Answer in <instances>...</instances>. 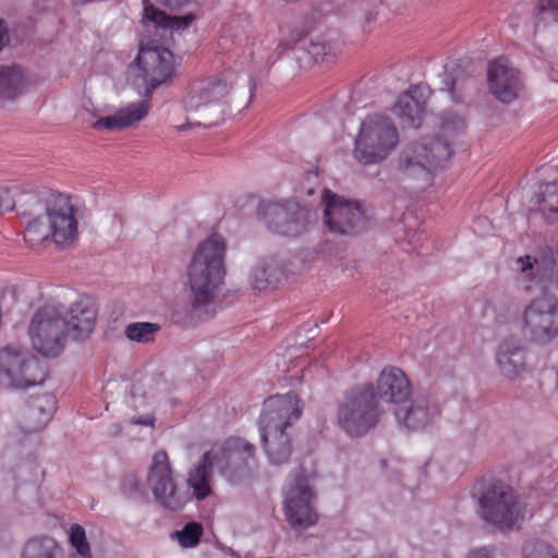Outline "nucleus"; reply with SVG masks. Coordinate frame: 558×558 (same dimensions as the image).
I'll list each match as a JSON object with an SVG mask.
<instances>
[{"label": "nucleus", "instance_id": "obj_1", "mask_svg": "<svg viewBox=\"0 0 558 558\" xmlns=\"http://www.w3.org/2000/svg\"><path fill=\"white\" fill-rule=\"evenodd\" d=\"M464 126L461 117L447 113L438 136H426L407 144L396 160L399 179L416 184L429 183L438 171L448 166L454 138L463 133Z\"/></svg>", "mask_w": 558, "mask_h": 558}, {"label": "nucleus", "instance_id": "obj_2", "mask_svg": "<svg viewBox=\"0 0 558 558\" xmlns=\"http://www.w3.org/2000/svg\"><path fill=\"white\" fill-rule=\"evenodd\" d=\"M301 414L300 399L293 392L276 395L264 402L258 428L263 448L271 464L281 465L290 460L293 446L287 429Z\"/></svg>", "mask_w": 558, "mask_h": 558}, {"label": "nucleus", "instance_id": "obj_3", "mask_svg": "<svg viewBox=\"0 0 558 558\" xmlns=\"http://www.w3.org/2000/svg\"><path fill=\"white\" fill-rule=\"evenodd\" d=\"M225 255V239L217 233L198 244L187 268L194 308L207 305L216 298L226 275Z\"/></svg>", "mask_w": 558, "mask_h": 558}, {"label": "nucleus", "instance_id": "obj_4", "mask_svg": "<svg viewBox=\"0 0 558 558\" xmlns=\"http://www.w3.org/2000/svg\"><path fill=\"white\" fill-rule=\"evenodd\" d=\"M385 414V409L376 399L372 383L350 391L339 404L337 424L350 437H361L373 429Z\"/></svg>", "mask_w": 558, "mask_h": 558}, {"label": "nucleus", "instance_id": "obj_5", "mask_svg": "<svg viewBox=\"0 0 558 558\" xmlns=\"http://www.w3.org/2000/svg\"><path fill=\"white\" fill-rule=\"evenodd\" d=\"M399 143V133L392 121L380 114L367 116L355 137L353 156L363 166L380 163Z\"/></svg>", "mask_w": 558, "mask_h": 558}, {"label": "nucleus", "instance_id": "obj_6", "mask_svg": "<svg viewBox=\"0 0 558 558\" xmlns=\"http://www.w3.org/2000/svg\"><path fill=\"white\" fill-rule=\"evenodd\" d=\"M480 515L499 529H513L523 522L525 505L511 486L497 482L480 498Z\"/></svg>", "mask_w": 558, "mask_h": 558}, {"label": "nucleus", "instance_id": "obj_7", "mask_svg": "<svg viewBox=\"0 0 558 558\" xmlns=\"http://www.w3.org/2000/svg\"><path fill=\"white\" fill-rule=\"evenodd\" d=\"M146 487L155 502L169 511L181 510L190 499L189 493L179 485L165 451H157L147 469Z\"/></svg>", "mask_w": 558, "mask_h": 558}, {"label": "nucleus", "instance_id": "obj_8", "mask_svg": "<svg viewBox=\"0 0 558 558\" xmlns=\"http://www.w3.org/2000/svg\"><path fill=\"white\" fill-rule=\"evenodd\" d=\"M324 205V225L329 232L351 236L364 231L369 217L364 206L353 199L339 196L329 190L322 195Z\"/></svg>", "mask_w": 558, "mask_h": 558}, {"label": "nucleus", "instance_id": "obj_9", "mask_svg": "<svg viewBox=\"0 0 558 558\" xmlns=\"http://www.w3.org/2000/svg\"><path fill=\"white\" fill-rule=\"evenodd\" d=\"M28 335L33 348L44 356L54 357L64 349L65 319L56 306L40 307L33 316Z\"/></svg>", "mask_w": 558, "mask_h": 558}, {"label": "nucleus", "instance_id": "obj_10", "mask_svg": "<svg viewBox=\"0 0 558 558\" xmlns=\"http://www.w3.org/2000/svg\"><path fill=\"white\" fill-rule=\"evenodd\" d=\"M524 337L538 344H547L558 337V298L536 296L524 307L521 318Z\"/></svg>", "mask_w": 558, "mask_h": 558}, {"label": "nucleus", "instance_id": "obj_11", "mask_svg": "<svg viewBox=\"0 0 558 558\" xmlns=\"http://www.w3.org/2000/svg\"><path fill=\"white\" fill-rule=\"evenodd\" d=\"M255 451V446L246 439L230 437L220 448L209 452L219 473L228 482L236 484L250 477L256 469Z\"/></svg>", "mask_w": 558, "mask_h": 558}, {"label": "nucleus", "instance_id": "obj_12", "mask_svg": "<svg viewBox=\"0 0 558 558\" xmlns=\"http://www.w3.org/2000/svg\"><path fill=\"white\" fill-rule=\"evenodd\" d=\"M229 86L225 80L210 81L198 92L192 94L186 102L185 108L189 113H194L195 121L187 117V123L178 126L179 131H184L191 125L211 126L222 118Z\"/></svg>", "mask_w": 558, "mask_h": 558}, {"label": "nucleus", "instance_id": "obj_13", "mask_svg": "<svg viewBox=\"0 0 558 558\" xmlns=\"http://www.w3.org/2000/svg\"><path fill=\"white\" fill-rule=\"evenodd\" d=\"M283 511L293 529H307L317 522L315 493L308 476L296 472L283 489Z\"/></svg>", "mask_w": 558, "mask_h": 558}, {"label": "nucleus", "instance_id": "obj_14", "mask_svg": "<svg viewBox=\"0 0 558 558\" xmlns=\"http://www.w3.org/2000/svg\"><path fill=\"white\" fill-rule=\"evenodd\" d=\"M34 210L31 214L46 211L52 242L61 247L72 245L78 235L75 209L69 196L63 194L52 195L44 205L38 199H32Z\"/></svg>", "mask_w": 558, "mask_h": 558}, {"label": "nucleus", "instance_id": "obj_15", "mask_svg": "<svg viewBox=\"0 0 558 558\" xmlns=\"http://www.w3.org/2000/svg\"><path fill=\"white\" fill-rule=\"evenodd\" d=\"M315 214L294 201L268 203L263 207V220L274 233L298 236L307 231Z\"/></svg>", "mask_w": 558, "mask_h": 558}, {"label": "nucleus", "instance_id": "obj_16", "mask_svg": "<svg viewBox=\"0 0 558 558\" xmlns=\"http://www.w3.org/2000/svg\"><path fill=\"white\" fill-rule=\"evenodd\" d=\"M46 373L34 359H27L20 350L5 348L0 351V384L13 388H29L40 385Z\"/></svg>", "mask_w": 558, "mask_h": 558}, {"label": "nucleus", "instance_id": "obj_17", "mask_svg": "<svg viewBox=\"0 0 558 558\" xmlns=\"http://www.w3.org/2000/svg\"><path fill=\"white\" fill-rule=\"evenodd\" d=\"M517 280L525 292H550L558 289V274L545 256L525 255L514 260Z\"/></svg>", "mask_w": 558, "mask_h": 558}, {"label": "nucleus", "instance_id": "obj_18", "mask_svg": "<svg viewBox=\"0 0 558 558\" xmlns=\"http://www.w3.org/2000/svg\"><path fill=\"white\" fill-rule=\"evenodd\" d=\"M135 61L147 94L151 93L159 84L165 83L174 72L173 54L163 47H142Z\"/></svg>", "mask_w": 558, "mask_h": 558}, {"label": "nucleus", "instance_id": "obj_19", "mask_svg": "<svg viewBox=\"0 0 558 558\" xmlns=\"http://www.w3.org/2000/svg\"><path fill=\"white\" fill-rule=\"evenodd\" d=\"M440 411L428 396L417 393L395 408V416L400 425L409 430H420L433 424Z\"/></svg>", "mask_w": 558, "mask_h": 558}, {"label": "nucleus", "instance_id": "obj_20", "mask_svg": "<svg viewBox=\"0 0 558 558\" xmlns=\"http://www.w3.org/2000/svg\"><path fill=\"white\" fill-rule=\"evenodd\" d=\"M487 81L492 94L506 104L517 99L522 88L519 72L506 59H499L489 64Z\"/></svg>", "mask_w": 558, "mask_h": 558}, {"label": "nucleus", "instance_id": "obj_21", "mask_svg": "<svg viewBox=\"0 0 558 558\" xmlns=\"http://www.w3.org/2000/svg\"><path fill=\"white\" fill-rule=\"evenodd\" d=\"M374 390L377 400L393 403L398 408L410 397L411 385L400 368L387 366L378 375Z\"/></svg>", "mask_w": 558, "mask_h": 558}, {"label": "nucleus", "instance_id": "obj_22", "mask_svg": "<svg viewBox=\"0 0 558 558\" xmlns=\"http://www.w3.org/2000/svg\"><path fill=\"white\" fill-rule=\"evenodd\" d=\"M496 362L499 372L509 380L519 379L526 371V348L514 336L506 338L498 347Z\"/></svg>", "mask_w": 558, "mask_h": 558}, {"label": "nucleus", "instance_id": "obj_23", "mask_svg": "<svg viewBox=\"0 0 558 558\" xmlns=\"http://www.w3.org/2000/svg\"><path fill=\"white\" fill-rule=\"evenodd\" d=\"M97 317L93 302L87 298H80L68 312L65 330L74 340L87 338L94 329Z\"/></svg>", "mask_w": 558, "mask_h": 558}, {"label": "nucleus", "instance_id": "obj_24", "mask_svg": "<svg viewBox=\"0 0 558 558\" xmlns=\"http://www.w3.org/2000/svg\"><path fill=\"white\" fill-rule=\"evenodd\" d=\"M425 104L424 88L412 86L399 96L393 111L404 126L417 129L422 123Z\"/></svg>", "mask_w": 558, "mask_h": 558}, {"label": "nucleus", "instance_id": "obj_25", "mask_svg": "<svg viewBox=\"0 0 558 558\" xmlns=\"http://www.w3.org/2000/svg\"><path fill=\"white\" fill-rule=\"evenodd\" d=\"M147 112V101L133 102L112 116L98 119L93 123V128L95 130H121L141 121L146 117Z\"/></svg>", "mask_w": 558, "mask_h": 558}, {"label": "nucleus", "instance_id": "obj_26", "mask_svg": "<svg viewBox=\"0 0 558 558\" xmlns=\"http://www.w3.org/2000/svg\"><path fill=\"white\" fill-rule=\"evenodd\" d=\"M56 398L50 393L34 398L24 411L25 429L27 432L41 430L56 411Z\"/></svg>", "mask_w": 558, "mask_h": 558}, {"label": "nucleus", "instance_id": "obj_27", "mask_svg": "<svg viewBox=\"0 0 558 558\" xmlns=\"http://www.w3.org/2000/svg\"><path fill=\"white\" fill-rule=\"evenodd\" d=\"M283 277L281 263L274 256L258 259L250 274V283L255 290L276 286Z\"/></svg>", "mask_w": 558, "mask_h": 558}, {"label": "nucleus", "instance_id": "obj_28", "mask_svg": "<svg viewBox=\"0 0 558 558\" xmlns=\"http://www.w3.org/2000/svg\"><path fill=\"white\" fill-rule=\"evenodd\" d=\"M211 452H205L202 460L189 472L187 484L193 489L196 499L203 500L211 494V473L216 466L211 460Z\"/></svg>", "mask_w": 558, "mask_h": 558}, {"label": "nucleus", "instance_id": "obj_29", "mask_svg": "<svg viewBox=\"0 0 558 558\" xmlns=\"http://www.w3.org/2000/svg\"><path fill=\"white\" fill-rule=\"evenodd\" d=\"M27 84V76L21 66L0 68V99H14L24 92Z\"/></svg>", "mask_w": 558, "mask_h": 558}, {"label": "nucleus", "instance_id": "obj_30", "mask_svg": "<svg viewBox=\"0 0 558 558\" xmlns=\"http://www.w3.org/2000/svg\"><path fill=\"white\" fill-rule=\"evenodd\" d=\"M144 21L153 23L156 28L183 31L194 21L192 14L182 17L171 16L150 3L144 4Z\"/></svg>", "mask_w": 558, "mask_h": 558}, {"label": "nucleus", "instance_id": "obj_31", "mask_svg": "<svg viewBox=\"0 0 558 558\" xmlns=\"http://www.w3.org/2000/svg\"><path fill=\"white\" fill-rule=\"evenodd\" d=\"M21 558H64V554L52 537L37 536L25 543Z\"/></svg>", "mask_w": 558, "mask_h": 558}, {"label": "nucleus", "instance_id": "obj_32", "mask_svg": "<svg viewBox=\"0 0 558 558\" xmlns=\"http://www.w3.org/2000/svg\"><path fill=\"white\" fill-rule=\"evenodd\" d=\"M294 53L299 51H306L308 60L318 61L324 57L330 54L333 50L331 43L326 40L324 36H316L315 38H301L293 47ZM300 62H307L303 57L295 54Z\"/></svg>", "mask_w": 558, "mask_h": 558}, {"label": "nucleus", "instance_id": "obj_33", "mask_svg": "<svg viewBox=\"0 0 558 558\" xmlns=\"http://www.w3.org/2000/svg\"><path fill=\"white\" fill-rule=\"evenodd\" d=\"M24 239L31 246L43 244L47 241H52V235L48 221L45 216H39L34 220L29 221L25 232Z\"/></svg>", "mask_w": 558, "mask_h": 558}, {"label": "nucleus", "instance_id": "obj_34", "mask_svg": "<svg viewBox=\"0 0 558 558\" xmlns=\"http://www.w3.org/2000/svg\"><path fill=\"white\" fill-rule=\"evenodd\" d=\"M160 326L155 323L137 322L131 323L125 327V336L129 340L138 343H149L155 340Z\"/></svg>", "mask_w": 558, "mask_h": 558}, {"label": "nucleus", "instance_id": "obj_35", "mask_svg": "<svg viewBox=\"0 0 558 558\" xmlns=\"http://www.w3.org/2000/svg\"><path fill=\"white\" fill-rule=\"evenodd\" d=\"M532 201L543 213L558 214V183L550 182L541 186Z\"/></svg>", "mask_w": 558, "mask_h": 558}, {"label": "nucleus", "instance_id": "obj_36", "mask_svg": "<svg viewBox=\"0 0 558 558\" xmlns=\"http://www.w3.org/2000/svg\"><path fill=\"white\" fill-rule=\"evenodd\" d=\"M202 534V525L196 522H191L184 525L182 530L172 533V538L177 539L182 547L192 548L199 543Z\"/></svg>", "mask_w": 558, "mask_h": 558}, {"label": "nucleus", "instance_id": "obj_37", "mask_svg": "<svg viewBox=\"0 0 558 558\" xmlns=\"http://www.w3.org/2000/svg\"><path fill=\"white\" fill-rule=\"evenodd\" d=\"M524 558H558V550L544 541H529L523 546Z\"/></svg>", "mask_w": 558, "mask_h": 558}, {"label": "nucleus", "instance_id": "obj_38", "mask_svg": "<svg viewBox=\"0 0 558 558\" xmlns=\"http://www.w3.org/2000/svg\"><path fill=\"white\" fill-rule=\"evenodd\" d=\"M123 495L134 501H143L147 497L146 484L143 485L135 475H126L121 483Z\"/></svg>", "mask_w": 558, "mask_h": 558}, {"label": "nucleus", "instance_id": "obj_39", "mask_svg": "<svg viewBox=\"0 0 558 558\" xmlns=\"http://www.w3.org/2000/svg\"><path fill=\"white\" fill-rule=\"evenodd\" d=\"M69 539L72 547L82 558H93L90 546L83 526L80 524H72L70 526Z\"/></svg>", "mask_w": 558, "mask_h": 558}, {"label": "nucleus", "instance_id": "obj_40", "mask_svg": "<svg viewBox=\"0 0 558 558\" xmlns=\"http://www.w3.org/2000/svg\"><path fill=\"white\" fill-rule=\"evenodd\" d=\"M465 558H506L505 555L495 547H478L468 553Z\"/></svg>", "mask_w": 558, "mask_h": 558}, {"label": "nucleus", "instance_id": "obj_41", "mask_svg": "<svg viewBox=\"0 0 558 558\" xmlns=\"http://www.w3.org/2000/svg\"><path fill=\"white\" fill-rule=\"evenodd\" d=\"M538 10L542 15L558 21V0H539Z\"/></svg>", "mask_w": 558, "mask_h": 558}, {"label": "nucleus", "instance_id": "obj_42", "mask_svg": "<svg viewBox=\"0 0 558 558\" xmlns=\"http://www.w3.org/2000/svg\"><path fill=\"white\" fill-rule=\"evenodd\" d=\"M12 208L13 202L10 197L9 191L5 189H0V214Z\"/></svg>", "mask_w": 558, "mask_h": 558}, {"label": "nucleus", "instance_id": "obj_43", "mask_svg": "<svg viewBox=\"0 0 558 558\" xmlns=\"http://www.w3.org/2000/svg\"><path fill=\"white\" fill-rule=\"evenodd\" d=\"M130 422L134 425L151 426L155 422V417L151 414L132 416Z\"/></svg>", "mask_w": 558, "mask_h": 558}, {"label": "nucleus", "instance_id": "obj_44", "mask_svg": "<svg viewBox=\"0 0 558 558\" xmlns=\"http://www.w3.org/2000/svg\"><path fill=\"white\" fill-rule=\"evenodd\" d=\"M158 3L171 9L177 10L191 3L193 0H156Z\"/></svg>", "mask_w": 558, "mask_h": 558}, {"label": "nucleus", "instance_id": "obj_45", "mask_svg": "<svg viewBox=\"0 0 558 558\" xmlns=\"http://www.w3.org/2000/svg\"><path fill=\"white\" fill-rule=\"evenodd\" d=\"M8 40L7 28L3 22L0 20V50L3 48Z\"/></svg>", "mask_w": 558, "mask_h": 558}, {"label": "nucleus", "instance_id": "obj_46", "mask_svg": "<svg viewBox=\"0 0 558 558\" xmlns=\"http://www.w3.org/2000/svg\"><path fill=\"white\" fill-rule=\"evenodd\" d=\"M444 84L449 93H453L454 81L450 77L449 74H446Z\"/></svg>", "mask_w": 558, "mask_h": 558}, {"label": "nucleus", "instance_id": "obj_47", "mask_svg": "<svg viewBox=\"0 0 558 558\" xmlns=\"http://www.w3.org/2000/svg\"><path fill=\"white\" fill-rule=\"evenodd\" d=\"M135 393H136V388H135V387H133V388H132V390H131V397H132V399L134 400L133 407H134V408H137V405H136V403H135V401H136V400H135Z\"/></svg>", "mask_w": 558, "mask_h": 558}, {"label": "nucleus", "instance_id": "obj_48", "mask_svg": "<svg viewBox=\"0 0 558 558\" xmlns=\"http://www.w3.org/2000/svg\"><path fill=\"white\" fill-rule=\"evenodd\" d=\"M313 193H314V191H313L312 189H310V190L307 191V194H308V195H312Z\"/></svg>", "mask_w": 558, "mask_h": 558}]
</instances>
